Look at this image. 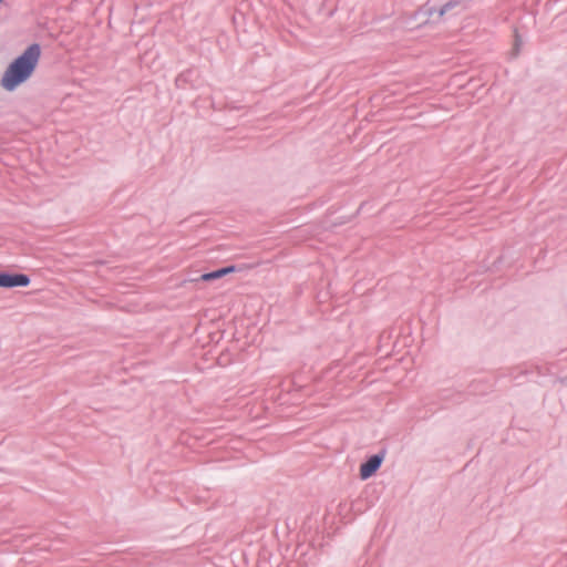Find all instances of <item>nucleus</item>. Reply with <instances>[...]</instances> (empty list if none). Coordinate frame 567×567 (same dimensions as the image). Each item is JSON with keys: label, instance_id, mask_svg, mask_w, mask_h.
I'll return each mask as SVG.
<instances>
[{"label": "nucleus", "instance_id": "obj_1", "mask_svg": "<svg viewBox=\"0 0 567 567\" xmlns=\"http://www.w3.org/2000/svg\"><path fill=\"white\" fill-rule=\"evenodd\" d=\"M41 55V48L34 43L29 45L24 52L14 59L1 79V86L7 91H13L25 82L34 72Z\"/></svg>", "mask_w": 567, "mask_h": 567}, {"label": "nucleus", "instance_id": "obj_2", "mask_svg": "<svg viewBox=\"0 0 567 567\" xmlns=\"http://www.w3.org/2000/svg\"><path fill=\"white\" fill-rule=\"evenodd\" d=\"M30 284V278L23 274H8L0 272V287H27Z\"/></svg>", "mask_w": 567, "mask_h": 567}, {"label": "nucleus", "instance_id": "obj_5", "mask_svg": "<svg viewBox=\"0 0 567 567\" xmlns=\"http://www.w3.org/2000/svg\"><path fill=\"white\" fill-rule=\"evenodd\" d=\"M4 0H0V3H2Z\"/></svg>", "mask_w": 567, "mask_h": 567}, {"label": "nucleus", "instance_id": "obj_3", "mask_svg": "<svg viewBox=\"0 0 567 567\" xmlns=\"http://www.w3.org/2000/svg\"><path fill=\"white\" fill-rule=\"evenodd\" d=\"M382 463V457L374 455L369 458L365 463L360 466V476L362 480H367L372 476Z\"/></svg>", "mask_w": 567, "mask_h": 567}, {"label": "nucleus", "instance_id": "obj_4", "mask_svg": "<svg viewBox=\"0 0 567 567\" xmlns=\"http://www.w3.org/2000/svg\"><path fill=\"white\" fill-rule=\"evenodd\" d=\"M234 271H235V267L234 266L225 267V268L212 271V272L203 274L199 277V280H202V281L216 280V279H219V278H221V277H224V276H226L228 274H231Z\"/></svg>", "mask_w": 567, "mask_h": 567}]
</instances>
